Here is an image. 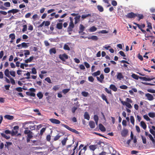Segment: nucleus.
I'll list each match as a JSON object with an SVG mask.
<instances>
[{
	"mask_svg": "<svg viewBox=\"0 0 155 155\" xmlns=\"http://www.w3.org/2000/svg\"><path fill=\"white\" fill-rule=\"evenodd\" d=\"M109 88L114 92L117 91V89L116 86L113 84H111L110 85Z\"/></svg>",
	"mask_w": 155,
	"mask_h": 155,
	"instance_id": "4468645a",
	"label": "nucleus"
},
{
	"mask_svg": "<svg viewBox=\"0 0 155 155\" xmlns=\"http://www.w3.org/2000/svg\"><path fill=\"white\" fill-rule=\"evenodd\" d=\"M148 137H149L150 139L152 141L153 143V144H155V140L153 138L152 135L151 134H149Z\"/></svg>",
	"mask_w": 155,
	"mask_h": 155,
	"instance_id": "f704fd0d",
	"label": "nucleus"
},
{
	"mask_svg": "<svg viewBox=\"0 0 155 155\" xmlns=\"http://www.w3.org/2000/svg\"><path fill=\"white\" fill-rule=\"evenodd\" d=\"M124 76L121 72H117V78L119 80H121L122 79H123Z\"/></svg>",
	"mask_w": 155,
	"mask_h": 155,
	"instance_id": "f8f14e48",
	"label": "nucleus"
},
{
	"mask_svg": "<svg viewBox=\"0 0 155 155\" xmlns=\"http://www.w3.org/2000/svg\"><path fill=\"white\" fill-rule=\"evenodd\" d=\"M61 136V135H59V134H58L56 136H55L54 138V141H57L60 138V137Z\"/></svg>",
	"mask_w": 155,
	"mask_h": 155,
	"instance_id": "a19ab883",
	"label": "nucleus"
},
{
	"mask_svg": "<svg viewBox=\"0 0 155 155\" xmlns=\"http://www.w3.org/2000/svg\"><path fill=\"white\" fill-rule=\"evenodd\" d=\"M70 90V89H65L62 90V92L64 94H65L66 93H68Z\"/></svg>",
	"mask_w": 155,
	"mask_h": 155,
	"instance_id": "79ce46f5",
	"label": "nucleus"
},
{
	"mask_svg": "<svg viewBox=\"0 0 155 155\" xmlns=\"http://www.w3.org/2000/svg\"><path fill=\"white\" fill-rule=\"evenodd\" d=\"M130 120L131 123L133 124L134 125V117L133 116H131L130 117Z\"/></svg>",
	"mask_w": 155,
	"mask_h": 155,
	"instance_id": "8fccbe9b",
	"label": "nucleus"
},
{
	"mask_svg": "<svg viewBox=\"0 0 155 155\" xmlns=\"http://www.w3.org/2000/svg\"><path fill=\"white\" fill-rule=\"evenodd\" d=\"M91 16V15L90 14H88L86 15H82L81 18L83 19H85L88 17Z\"/></svg>",
	"mask_w": 155,
	"mask_h": 155,
	"instance_id": "4c0bfd02",
	"label": "nucleus"
},
{
	"mask_svg": "<svg viewBox=\"0 0 155 155\" xmlns=\"http://www.w3.org/2000/svg\"><path fill=\"white\" fill-rule=\"evenodd\" d=\"M128 87L125 85H122L120 86V88L121 89L126 90L127 89Z\"/></svg>",
	"mask_w": 155,
	"mask_h": 155,
	"instance_id": "680f3d73",
	"label": "nucleus"
},
{
	"mask_svg": "<svg viewBox=\"0 0 155 155\" xmlns=\"http://www.w3.org/2000/svg\"><path fill=\"white\" fill-rule=\"evenodd\" d=\"M25 129V130L24 131V133L25 134L27 135V143H28L30 141V139L32 138L33 134L32 132L28 130V127H26Z\"/></svg>",
	"mask_w": 155,
	"mask_h": 155,
	"instance_id": "f257e3e1",
	"label": "nucleus"
},
{
	"mask_svg": "<svg viewBox=\"0 0 155 155\" xmlns=\"http://www.w3.org/2000/svg\"><path fill=\"white\" fill-rule=\"evenodd\" d=\"M136 17L138 18V20L139 21H140V19H143L144 17L143 15L139 14H137V16H136Z\"/></svg>",
	"mask_w": 155,
	"mask_h": 155,
	"instance_id": "473e14b6",
	"label": "nucleus"
},
{
	"mask_svg": "<svg viewBox=\"0 0 155 155\" xmlns=\"http://www.w3.org/2000/svg\"><path fill=\"white\" fill-rule=\"evenodd\" d=\"M63 27L62 24L61 23H58L56 25V28L58 29H61Z\"/></svg>",
	"mask_w": 155,
	"mask_h": 155,
	"instance_id": "cd10ccee",
	"label": "nucleus"
},
{
	"mask_svg": "<svg viewBox=\"0 0 155 155\" xmlns=\"http://www.w3.org/2000/svg\"><path fill=\"white\" fill-rule=\"evenodd\" d=\"M88 80L91 82H93L94 80V79L92 76H89L88 78Z\"/></svg>",
	"mask_w": 155,
	"mask_h": 155,
	"instance_id": "774afa93",
	"label": "nucleus"
},
{
	"mask_svg": "<svg viewBox=\"0 0 155 155\" xmlns=\"http://www.w3.org/2000/svg\"><path fill=\"white\" fill-rule=\"evenodd\" d=\"M141 137L143 143V144H146L147 143L146 138L145 137H143V136H141Z\"/></svg>",
	"mask_w": 155,
	"mask_h": 155,
	"instance_id": "3c124183",
	"label": "nucleus"
},
{
	"mask_svg": "<svg viewBox=\"0 0 155 155\" xmlns=\"http://www.w3.org/2000/svg\"><path fill=\"white\" fill-rule=\"evenodd\" d=\"M12 143L11 142H6L5 144V147L7 148L8 149L9 146L12 145Z\"/></svg>",
	"mask_w": 155,
	"mask_h": 155,
	"instance_id": "a878e982",
	"label": "nucleus"
},
{
	"mask_svg": "<svg viewBox=\"0 0 155 155\" xmlns=\"http://www.w3.org/2000/svg\"><path fill=\"white\" fill-rule=\"evenodd\" d=\"M19 11V10L18 9H13L12 10H9L8 12V13H12L13 14H15V13H16L18 12Z\"/></svg>",
	"mask_w": 155,
	"mask_h": 155,
	"instance_id": "dca6fc26",
	"label": "nucleus"
},
{
	"mask_svg": "<svg viewBox=\"0 0 155 155\" xmlns=\"http://www.w3.org/2000/svg\"><path fill=\"white\" fill-rule=\"evenodd\" d=\"M33 111L36 113H37L38 115L39 116L41 115V114L39 112V110L38 109H34Z\"/></svg>",
	"mask_w": 155,
	"mask_h": 155,
	"instance_id": "13d9d810",
	"label": "nucleus"
},
{
	"mask_svg": "<svg viewBox=\"0 0 155 155\" xmlns=\"http://www.w3.org/2000/svg\"><path fill=\"white\" fill-rule=\"evenodd\" d=\"M15 90L19 92H21L23 91L22 88L20 87H18L16 88Z\"/></svg>",
	"mask_w": 155,
	"mask_h": 155,
	"instance_id": "338daca9",
	"label": "nucleus"
},
{
	"mask_svg": "<svg viewBox=\"0 0 155 155\" xmlns=\"http://www.w3.org/2000/svg\"><path fill=\"white\" fill-rule=\"evenodd\" d=\"M68 140L67 137L64 138L63 140L61 141V143L63 146L65 145L66 141Z\"/></svg>",
	"mask_w": 155,
	"mask_h": 155,
	"instance_id": "c9c22d12",
	"label": "nucleus"
},
{
	"mask_svg": "<svg viewBox=\"0 0 155 155\" xmlns=\"http://www.w3.org/2000/svg\"><path fill=\"white\" fill-rule=\"evenodd\" d=\"M62 126L65 128H66L68 130H69L70 131L72 132H73L74 133H75L77 134H79V132L76 130L75 129L73 128H70L69 126H68V125L64 124H62Z\"/></svg>",
	"mask_w": 155,
	"mask_h": 155,
	"instance_id": "f03ea898",
	"label": "nucleus"
},
{
	"mask_svg": "<svg viewBox=\"0 0 155 155\" xmlns=\"http://www.w3.org/2000/svg\"><path fill=\"white\" fill-rule=\"evenodd\" d=\"M88 39H92L94 41H97L98 39L97 37L95 35H92L87 37Z\"/></svg>",
	"mask_w": 155,
	"mask_h": 155,
	"instance_id": "a211bd4d",
	"label": "nucleus"
},
{
	"mask_svg": "<svg viewBox=\"0 0 155 155\" xmlns=\"http://www.w3.org/2000/svg\"><path fill=\"white\" fill-rule=\"evenodd\" d=\"M101 97L102 99L103 100L105 101L107 104H108L109 103V102L107 101L106 96L104 94H102L101 96Z\"/></svg>",
	"mask_w": 155,
	"mask_h": 155,
	"instance_id": "5701e85b",
	"label": "nucleus"
},
{
	"mask_svg": "<svg viewBox=\"0 0 155 155\" xmlns=\"http://www.w3.org/2000/svg\"><path fill=\"white\" fill-rule=\"evenodd\" d=\"M64 49L65 50H67L68 51H70V49L68 45L65 44L64 46Z\"/></svg>",
	"mask_w": 155,
	"mask_h": 155,
	"instance_id": "37998d69",
	"label": "nucleus"
},
{
	"mask_svg": "<svg viewBox=\"0 0 155 155\" xmlns=\"http://www.w3.org/2000/svg\"><path fill=\"white\" fill-rule=\"evenodd\" d=\"M104 90L107 93L112 94L111 91L110 90H109L107 88H105Z\"/></svg>",
	"mask_w": 155,
	"mask_h": 155,
	"instance_id": "0e129e2a",
	"label": "nucleus"
},
{
	"mask_svg": "<svg viewBox=\"0 0 155 155\" xmlns=\"http://www.w3.org/2000/svg\"><path fill=\"white\" fill-rule=\"evenodd\" d=\"M1 135L2 137L5 138L6 139H8L10 138L9 136H7L4 133H1Z\"/></svg>",
	"mask_w": 155,
	"mask_h": 155,
	"instance_id": "ea45409f",
	"label": "nucleus"
},
{
	"mask_svg": "<svg viewBox=\"0 0 155 155\" xmlns=\"http://www.w3.org/2000/svg\"><path fill=\"white\" fill-rule=\"evenodd\" d=\"M140 126L144 130H145L147 128V125L143 121H141L140 122Z\"/></svg>",
	"mask_w": 155,
	"mask_h": 155,
	"instance_id": "bb28decb",
	"label": "nucleus"
},
{
	"mask_svg": "<svg viewBox=\"0 0 155 155\" xmlns=\"http://www.w3.org/2000/svg\"><path fill=\"white\" fill-rule=\"evenodd\" d=\"M84 118L88 120H89L90 119V117L87 112H85L84 115Z\"/></svg>",
	"mask_w": 155,
	"mask_h": 155,
	"instance_id": "c85d7f7f",
	"label": "nucleus"
},
{
	"mask_svg": "<svg viewBox=\"0 0 155 155\" xmlns=\"http://www.w3.org/2000/svg\"><path fill=\"white\" fill-rule=\"evenodd\" d=\"M120 101L121 104L124 106L125 105L127 108L129 109H131L132 108V106L130 103H129L127 102L124 101H122L120 98Z\"/></svg>",
	"mask_w": 155,
	"mask_h": 155,
	"instance_id": "20e7f679",
	"label": "nucleus"
},
{
	"mask_svg": "<svg viewBox=\"0 0 155 155\" xmlns=\"http://www.w3.org/2000/svg\"><path fill=\"white\" fill-rule=\"evenodd\" d=\"M132 77L137 80L139 78V76L137 74H133L131 75Z\"/></svg>",
	"mask_w": 155,
	"mask_h": 155,
	"instance_id": "72a5a7b5",
	"label": "nucleus"
},
{
	"mask_svg": "<svg viewBox=\"0 0 155 155\" xmlns=\"http://www.w3.org/2000/svg\"><path fill=\"white\" fill-rule=\"evenodd\" d=\"M24 75H26L27 76V77H25V78L26 79H29L30 78V74L29 72H27V73L26 74H24Z\"/></svg>",
	"mask_w": 155,
	"mask_h": 155,
	"instance_id": "6e6d98bb",
	"label": "nucleus"
},
{
	"mask_svg": "<svg viewBox=\"0 0 155 155\" xmlns=\"http://www.w3.org/2000/svg\"><path fill=\"white\" fill-rule=\"evenodd\" d=\"M31 73L33 74H37V71L36 69L35 68H33L31 69Z\"/></svg>",
	"mask_w": 155,
	"mask_h": 155,
	"instance_id": "052dcab7",
	"label": "nucleus"
},
{
	"mask_svg": "<svg viewBox=\"0 0 155 155\" xmlns=\"http://www.w3.org/2000/svg\"><path fill=\"white\" fill-rule=\"evenodd\" d=\"M4 74L8 78H10L11 77L9 74L10 71L8 69H7L5 70Z\"/></svg>",
	"mask_w": 155,
	"mask_h": 155,
	"instance_id": "6ab92c4d",
	"label": "nucleus"
},
{
	"mask_svg": "<svg viewBox=\"0 0 155 155\" xmlns=\"http://www.w3.org/2000/svg\"><path fill=\"white\" fill-rule=\"evenodd\" d=\"M97 30V28L94 26H93L91 27L89 29L90 32H93L96 31Z\"/></svg>",
	"mask_w": 155,
	"mask_h": 155,
	"instance_id": "7c9ffc66",
	"label": "nucleus"
},
{
	"mask_svg": "<svg viewBox=\"0 0 155 155\" xmlns=\"http://www.w3.org/2000/svg\"><path fill=\"white\" fill-rule=\"evenodd\" d=\"M49 53L51 54L52 53L55 54L56 53V49L55 48H51L49 50Z\"/></svg>",
	"mask_w": 155,
	"mask_h": 155,
	"instance_id": "b1692460",
	"label": "nucleus"
},
{
	"mask_svg": "<svg viewBox=\"0 0 155 155\" xmlns=\"http://www.w3.org/2000/svg\"><path fill=\"white\" fill-rule=\"evenodd\" d=\"M45 80L46 81L49 83L51 84L52 83L51 80L49 77H48L46 78L45 79Z\"/></svg>",
	"mask_w": 155,
	"mask_h": 155,
	"instance_id": "69168bd1",
	"label": "nucleus"
},
{
	"mask_svg": "<svg viewBox=\"0 0 155 155\" xmlns=\"http://www.w3.org/2000/svg\"><path fill=\"white\" fill-rule=\"evenodd\" d=\"M100 74L101 71H97L92 73V74L93 76L95 77L99 75Z\"/></svg>",
	"mask_w": 155,
	"mask_h": 155,
	"instance_id": "2f4dec72",
	"label": "nucleus"
},
{
	"mask_svg": "<svg viewBox=\"0 0 155 155\" xmlns=\"http://www.w3.org/2000/svg\"><path fill=\"white\" fill-rule=\"evenodd\" d=\"M128 133V130L127 129H124L121 132V136L123 137L127 136Z\"/></svg>",
	"mask_w": 155,
	"mask_h": 155,
	"instance_id": "6e6552de",
	"label": "nucleus"
},
{
	"mask_svg": "<svg viewBox=\"0 0 155 155\" xmlns=\"http://www.w3.org/2000/svg\"><path fill=\"white\" fill-rule=\"evenodd\" d=\"M81 16L80 15H78L74 18V24H77L78 22L80 21V19L81 18Z\"/></svg>",
	"mask_w": 155,
	"mask_h": 155,
	"instance_id": "412c9836",
	"label": "nucleus"
},
{
	"mask_svg": "<svg viewBox=\"0 0 155 155\" xmlns=\"http://www.w3.org/2000/svg\"><path fill=\"white\" fill-rule=\"evenodd\" d=\"M134 24L136 25L138 27V28H139L140 29H142V28H144L145 26V25L144 24H143L141 25H140L139 24H138L136 23H134Z\"/></svg>",
	"mask_w": 155,
	"mask_h": 155,
	"instance_id": "393cba45",
	"label": "nucleus"
},
{
	"mask_svg": "<svg viewBox=\"0 0 155 155\" xmlns=\"http://www.w3.org/2000/svg\"><path fill=\"white\" fill-rule=\"evenodd\" d=\"M28 44L25 42L22 43H21V47L26 48L28 47Z\"/></svg>",
	"mask_w": 155,
	"mask_h": 155,
	"instance_id": "a18cd8bd",
	"label": "nucleus"
},
{
	"mask_svg": "<svg viewBox=\"0 0 155 155\" xmlns=\"http://www.w3.org/2000/svg\"><path fill=\"white\" fill-rule=\"evenodd\" d=\"M45 127H43L40 130V134L41 136L43 134V133L45 132L46 130Z\"/></svg>",
	"mask_w": 155,
	"mask_h": 155,
	"instance_id": "49530a36",
	"label": "nucleus"
},
{
	"mask_svg": "<svg viewBox=\"0 0 155 155\" xmlns=\"http://www.w3.org/2000/svg\"><path fill=\"white\" fill-rule=\"evenodd\" d=\"M85 28L84 27L82 24L80 25V31L79 32V33H81L83 32Z\"/></svg>",
	"mask_w": 155,
	"mask_h": 155,
	"instance_id": "c756f323",
	"label": "nucleus"
},
{
	"mask_svg": "<svg viewBox=\"0 0 155 155\" xmlns=\"http://www.w3.org/2000/svg\"><path fill=\"white\" fill-rule=\"evenodd\" d=\"M98 126L99 129L102 131L104 132L106 131L105 127L101 124H99Z\"/></svg>",
	"mask_w": 155,
	"mask_h": 155,
	"instance_id": "f3484780",
	"label": "nucleus"
},
{
	"mask_svg": "<svg viewBox=\"0 0 155 155\" xmlns=\"http://www.w3.org/2000/svg\"><path fill=\"white\" fill-rule=\"evenodd\" d=\"M59 57L60 59L63 61H65V60L68 58V56L65 53L62 54H60Z\"/></svg>",
	"mask_w": 155,
	"mask_h": 155,
	"instance_id": "7ed1b4c3",
	"label": "nucleus"
},
{
	"mask_svg": "<svg viewBox=\"0 0 155 155\" xmlns=\"http://www.w3.org/2000/svg\"><path fill=\"white\" fill-rule=\"evenodd\" d=\"M89 125L91 128H94L95 127V124L93 121H91L89 122Z\"/></svg>",
	"mask_w": 155,
	"mask_h": 155,
	"instance_id": "aec40b11",
	"label": "nucleus"
},
{
	"mask_svg": "<svg viewBox=\"0 0 155 155\" xmlns=\"http://www.w3.org/2000/svg\"><path fill=\"white\" fill-rule=\"evenodd\" d=\"M81 94L84 97H87L88 95V93L87 92L85 91L82 92L81 93Z\"/></svg>",
	"mask_w": 155,
	"mask_h": 155,
	"instance_id": "603ef678",
	"label": "nucleus"
},
{
	"mask_svg": "<svg viewBox=\"0 0 155 155\" xmlns=\"http://www.w3.org/2000/svg\"><path fill=\"white\" fill-rule=\"evenodd\" d=\"M9 38L11 39V40L10 41V43H13L15 38V35L14 33H12L9 35Z\"/></svg>",
	"mask_w": 155,
	"mask_h": 155,
	"instance_id": "9b49d317",
	"label": "nucleus"
},
{
	"mask_svg": "<svg viewBox=\"0 0 155 155\" xmlns=\"http://www.w3.org/2000/svg\"><path fill=\"white\" fill-rule=\"evenodd\" d=\"M49 120L52 123L55 124H59L61 122L58 120L51 118L49 119Z\"/></svg>",
	"mask_w": 155,
	"mask_h": 155,
	"instance_id": "1a4fd4ad",
	"label": "nucleus"
},
{
	"mask_svg": "<svg viewBox=\"0 0 155 155\" xmlns=\"http://www.w3.org/2000/svg\"><path fill=\"white\" fill-rule=\"evenodd\" d=\"M100 78L99 77H97V80L98 81H99L100 82H101V83H102L104 79V75L103 74H101L100 75Z\"/></svg>",
	"mask_w": 155,
	"mask_h": 155,
	"instance_id": "ddd939ff",
	"label": "nucleus"
},
{
	"mask_svg": "<svg viewBox=\"0 0 155 155\" xmlns=\"http://www.w3.org/2000/svg\"><path fill=\"white\" fill-rule=\"evenodd\" d=\"M23 28L22 29V31L23 32H25L27 30V26L26 25H24L23 26Z\"/></svg>",
	"mask_w": 155,
	"mask_h": 155,
	"instance_id": "e2e57ef3",
	"label": "nucleus"
},
{
	"mask_svg": "<svg viewBox=\"0 0 155 155\" xmlns=\"http://www.w3.org/2000/svg\"><path fill=\"white\" fill-rule=\"evenodd\" d=\"M37 96L39 99H41L43 97V94L41 92H40L37 94Z\"/></svg>",
	"mask_w": 155,
	"mask_h": 155,
	"instance_id": "58836bf2",
	"label": "nucleus"
},
{
	"mask_svg": "<svg viewBox=\"0 0 155 155\" xmlns=\"http://www.w3.org/2000/svg\"><path fill=\"white\" fill-rule=\"evenodd\" d=\"M97 8L100 12H102L104 11V8L101 6L98 5L97 6Z\"/></svg>",
	"mask_w": 155,
	"mask_h": 155,
	"instance_id": "e433bc0d",
	"label": "nucleus"
},
{
	"mask_svg": "<svg viewBox=\"0 0 155 155\" xmlns=\"http://www.w3.org/2000/svg\"><path fill=\"white\" fill-rule=\"evenodd\" d=\"M149 116L151 118H153L155 116V114L154 113L150 112L148 114Z\"/></svg>",
	"mask_w": 155,
	"mask_h": 155,
	"instance_id": "864d4df0",
	"label": "nucleus"
},
{
	"mask_svg": "<svg viewBox=\"0 0 155 155\" xmlns=\"http://www.w3.org/2000/svg\"><path fill=\"white\" fill-rule=\"evenodd\" d=\"M145 96L147 97V99L149 101H152L154 99L153 96L149 93L146 94Z\"/></svg>",
	"mask_w": 155,
	"mask_h": 155,
	"instance_id": "9d476101",
	"label": "nucleus"
},
{
	"mask_svg": "<svg viewBox=\"0 0 155 155\" xmlns=\"http://www.w3.org/2000/svg\"><path fill=\"white\" fill-rule=\"evenodd\" d=\"M4 5L6 7H9L11 6V4L9 2H6L4 3Z\"/></svg>",
	"mask_w": 155,
	"mask_h": 155,
	"instance_id": "c03bdc74",
	"label": "nucleus"
},
{
	"mask_svg": "<svg viewBox=\"0 0 155 155\" xmlns=\"http://www.w3.org/2000/svg\"><path fill=\"white\" fill-rule=\"evenodd\" d=\"M10 74L13 77H15V71H10Z\"/></svg>",
	"mask_w": 155,
	"mask_h": 155,
	"instance_id": "bf43d9fd",
	"label": "nucleus"
},
{
	"mask_svg": "<svg viewBox=\"0 0 155 155\" xmlns=\"http://www.w3.org/2000/svg\"><path fill=\"white\" fill-rule=\"evenodd\" d=\"M104 72L106 73H108L110 71V68L108 67H107L104 68Z\"/></svg>",
	"mask_w": 155,
	"mask_h": 155,
	"instance_id": "de8ad7c7",
	"label": "nucleus"
},
{
	"mask_svg": "<svg viewBox=\"0 0 155 155\" xmlns=\"http://www.w3.org/2000/svg\"><path fill=\"white\" fill-rule=\"evenodd\" d=\"M143 117L144 119H145L147 121H149L150 120L147 115H144Z\"/></svg>",
	"mask_w": 155,
	"mask_h": 155,
	"instance_id": "5fc2aeb1",
	"label": "nucleus"
},
{
	"mask_svg": "<svg viewBox=\"0 0 155 155\" xmlns=\"http://www.w3.org/2000/svg\"><path fill=\"white\" fill-rule=\"evenodd\" d=\"M90 149L93 151H94L97 147V145H91L89 146Z\"/></svg>",
	"mask_w": 155,
	"mask_h": 155,
	"instance_id": "2eb2a0df",
	"label": "nucleus"
},
{
	"mask_svg": "<svg viewBox=\"0 0 155 155\" xmlns=\"http://www.w3.org/2000/svg\"><path fill=\"white\" fill-rule=\"evenodd\" d=\"M4 118L9 120H12L14 119V117L12 116L9 115H6L4 116Z\"/></svg>",
	"mask_w": 155,
	"mask_h": 155,
	"instance_id": "4be33fe9",
	"label": "nucleus"
},
{
	"mask_svg": "<svg viewBox=\"0 0 155 155\" xmlns=\"http://www.w3.org/2000/svg\"><path fill=\"white\" fill-rule=\"evenodd\" d=\"M24 51L25 52L24 53V55L25 56V58L27 57V55H29L30 54V52L29 50H24Z\"/></svg>",
	"mask_w": 155,
	"mask_h": 155,
	"instance_id": "09e8293b",
	"label": "nucleus"
},
{
	"mask_svg": "<svg viewBox=\"0 0 155 155\" xmlns=\"http://www.w3.org/2000/svg\"><path fill=\"white\" fill-rule=\"evenodd\" d=\"M74 27V25L73 21H71L69 23V26L68 28V32L71 31H73V29Z\"/></svg>",
	"mask_w": 155,
	"mask_h": 155,
	"instance_id": "0eeeda50",
	"label": "nucleus"
},
{
	"mask_svg": "<svg viewBox=\"0 0 155 155\" xmlns=\"http://www.w3.org/2000/svg\"><path fill=\"white\" fill-rule=\"evenodd\" d=\"M139 78L144 81H150L151 80L155 79V78L154 77L152 76L151 77V78H147L146 77H139Z\"/></svg>",
	"mask_w": 155,
	"mask_h": 155,
	"instance_id": "423d86ee",
	"label": "nucleus"
},
{
	"mask_svg": "<svg viewBox=\"0 0 155 155\" xmlns=\"http://www.w3.org/2000/svg\"><path fill=\"white\" fill-rule=\"evenodd\" d=\"M137 16V14L134 13L133 12H131L128 13L126 15V17L128 18H135Z\"/></svg>",
	"mask_w": 155,
	"mask_h": 155,
	"instance_id": "39448f33",
	"label": "nucleus"
},
{
	"mask_svg": "<svg viewBox=\"0 0 155 155\" xmlns=\"http://www.w3.org/2000/svg\"><path fill=\"white\" fill-rule=\"evenodd\" d=\"M59 88V87L58 85H56L54 86L53 88V89L55 91H56L58 90Z\"/></svg>",
	"mask_w": 155,
	"mask_h": 155,
	"instance_id": "4d7b16f0",
	"label": "nucleus"
}]
</instances>
